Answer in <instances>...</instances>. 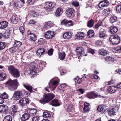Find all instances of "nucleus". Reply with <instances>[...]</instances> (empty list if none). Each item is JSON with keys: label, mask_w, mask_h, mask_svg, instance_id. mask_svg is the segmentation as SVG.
<instances>
[{"label": "nucleus", "mask_w": 121, "mask_h": 121, "mask_svg": "<svg viewBox=\"0 0 121 121\" xmlns=\"http://www.w3.org/2000/svg\"><path fill=\"white\" fill-rule=\"evenodd\" d=\"M67 111L69 114L74 113V109L72 104H69L68 105L66 109Z\"/></svg>", "instance_id": "obj_18"}, {"label": "nucleus", "mask_w": 121, "mask_h": 121, "mask_svg": "<svg viewBox=\"0 0 121 121\" xmlns=\"http://www.w3.org/2000/svg\"><path fill=\"white\" fill-rule=\"evenodd\" d=\"M30 16L31 17L33 18L35 17H37L38 16V14L36 12L32 11L30 12Z\"/></svg>", "instance_id": "obj_53"}, {"label": "nucleus", "mask_w": 121, "mask_h": 121, "mask_svg": "<svg viewBox=\"0 0 121 121\" xmlns=\"http://www.w3.org/2000/svg\"><path fill=\"white\" fill-rule=\"evenodd\" d=\"M30 115L28 113H25L23 114L21 117L22 121H25L28 120L30 117Z\"/></svg>", "instance_id": "obj_27"}, {"label": "nucleus", "mask_w": 121, "mask_h": 121, "mask_svg": "<svg viewBox=\"0 0 121 121\" xmlns=\"http://www.w3.org/2000/svg\"><path fill=\"white\" fill-rule=\"evenodd\" d=\"M23 85L26 90L28 91L30 93L32 92H34V91L33 90V87L30 85L28 84H23Z\"/></svg>", "instance_id": "obj_26"}, {"label": "nucleus", "mask_w": 121, "mask_h": 121, "mask_svg": "<svg viewBox=\"0 0 121 121\" xmlns=\"http://www.w3.org/2000/svg\"><path fill=\"white\" fill-rule=\"evenodd\" d=\"M30 93H28L24 89H22L21 90H18L15 91L13 94V99L15 101L19 100L23 97V95L26 96L30 95Z\"/></svg>", "instance_id": "obj_2"}, {"label": "nucleus", "mask_w": 121, "mask_h": 121, "mask_svg": "<svg viewBox=\"0 0 121 121\" xmlns=\"http://www.w3.org/2000/svg\"><path fill=\"white\" fill-rule=\"evenodd\" d=\"M110 23L113 24L118 21L117 18L116 16L115 15L111 16L110 17L109 20Z\"/></svg>", "instance_id": "obj_24"}, {"label": "nucleus", "mask_w": 121, "mask_h": 121, "mask_svg": "<svg viewBox=\"0 0 121 121\" xmlns=\"http://www.w3.org/2000/svg\"><path fill=\"white\" fill-rule=\"evenodd\" d=\"M65 13L67 17L69 18H73L75 14V10L72 8L68 9Z\"/></svg>", "instance_id": "obj_9"}, {"label": "nucleus", "mask_w": 121, "mask_h": 121, "mask_svg": "<svg viewBox=\"0 0 121 121\" xmlns=\"http://www.w3.org/2000/svg\"><path fill=\"white\" fill-rule=\"evenodd\" d=\"M65 54L64 52L60 53L59 54V58L60 60H63L65 58Z\"/></svg>", "instance_id": "obj_47"}, {"label": "nucleus", "mask_w": 121, "mask_h": 121, "mask_svg": "<svg viewBox=\"0 0 121 121\" xmlns=\"http://www.w3.org/2000/svg\"><path fill=\"white\" fill-rule=\"evenodd\" d=\"M45 40V39L43 38H40L38 39L37 41V43L39 45H42L44 43Z\"/></svg>", "instance_id": "obj_54"}, {"label": "nucleus", "mask_w": 121, "mask_h": 121, "mask_svg": "<svg viewBox=\"0 0 121 121\" xmlns=\"http://www.w3.org/2000/svg\"><path fill=\"white\" fill-rule=\"evenodd\" d=\"M63 10L60 7L58 8L56 10L55 15L57 17L60 16L62 14Z\"/></svg>", "instance_id": "obj_25"}, {"label": "nucleus", "mask_w": 121, "mask_h": 121, "mask_svg": "<svg viewBox=\"0 0 121 121\" xmlns=\"http://www.w3.org/2000/svg\"><path fill=\"white\" fill-rule=\"evenodd\" d=\"M29 70L30 71V73L31 74L32 73H35L33 75L35 74H36L37 73L38 71V70L37 67L36 66L32 65L30 66L29 69Z\"/></svg>", "instance_id": "obj_16"}, {"label": "nucleus", "mask_w": 121, "mask_h": 121, "mask_svg": "<svg viewBox=\"0 0 121 121\" xmlns=\"http://www.w3.org/2000/svg\"><path fill=\"white\" fill-rule=\"evenodd\" d=\"M55 96L52 93L45 94L40 99V101L42 104H46L51 101Z\"/></svg>", "instance_id": "obj_4"}, {"label": "nucleus", "mask_w": 121, "mask_h": 121, "mask_svg": "<svg viewBox=\"0 0 121 121\" xmlns=\"http://www.w3.org/2000/svg\"><path fill=\"white\" fill-rule=\"evenodd\" d=\"M55 5L56 3L55 2H46L44 3V8L46 11H50L52 10Z\"/></svg>", "instance_id": "obj_8"}, {"label": "nucleus", "mask_w": 121, "mask_h": 121, "mask_svg": "<svg viewBox=\"0 0 121 121\" xmlns=\"http://www.w3.org/2000/svg\"><path fill=\"white\" fill-rule=\"evenodd\" d=\"M6 74L4 73H1L0 74V81L5 80L6 78Z\"/></svg>", "instance_id": "obj_46"}, {"label": "nucleus", "mask_w": 121, "mask_h": 121, "mask_svg": "<svg viewBox=\"0 0 121 121\" xmlns=\"http://www.w3.org/2000/svg\"><path fill=\"white\" fill-rule=\"evenodd\" d=\"M27 112H28L30 115V116H35L37 112V110L35 109H28Z\"/></svg>", "instance_id": "obj_23"}, {"label": "nucleus", "mask_w": 121, "mask_h": 121, "mask_svg": "<svg viewBox=\"0 0 121 121\" xmlns=\"http://www.w3.org/2000/svg\"><path fill=\"white\" fill-rule=\"evenodd\" d=\"M59 82L57 80H55L53 81L52 82L53 86H55V87L53 89V90L55 89V88L58 85Z\"/></svg>", "instance_id": "obj_63"}, {"label": "nucleus", "mask_w": 121, "mask_h": 121, "mask_svg": "<svg viewBox=\"0 0 121 121\" xmlns=\"http://www.w3.org/2000/svg\"><path fill=\"white\" fill-rule=\"evenodd\" d=\"M74 80L75 82H77V83L79 84H81L83 80L82 78H79L78 76H77L76 78H74Z\"/></svg>", "instance_id": "obj_48"}, {"label": "nucleus", "mask_w": 121, "mask_h": 121, "mask_svg": "<svg viewBox=\"0 0 121 121\" xmlns=\"http://www.w3.org/2000/svg\"><path fill=\"white\" fill-rule=\"evenodd\" d=\"M5 85L10 90L14 91L17 88L19 84L17 79L13 80L10 79L5 83Z\"/></svg>", "instance_id": "obj_1"}, {"label": "nucleus", "mask_w": 121, "mask_h": 121, "mask_svg": "<svg viewBox=\"0 0 121 121\" xmlns=\"http://www.w3.org/2000/svg\"><path fill=\"white\" fill-rule=\"evenodd\" d=\"M109 2L107 0L102 1L99 4V6L100 8L104 7L108 5Z\"/></svg>", "instance_id": "obj_22"}, {"label": "nucleus", "mask_w": 121, "mask_h": 121, "mask_svg": "<svg viewBox=\"0 0 121 121\" xmlns=\"http://www.w3.org/2000/svg\"><path fill=\"white\" fill-rule=\"evenodd\" d=\"M118 30V28L115 26H111L110 27L109 31L112 34H115Z\"/></svg>", "instance_id": "obj_33"}, {"label": "nucleus", "mask_w": 121, "mask_h": 121, "mask_svg": "<svg viewBox=\"0 0 121 121\" xmlns=\"http://www.w3.org/2000/svg\"><path fill=\"white\" fill-rule=\"evenodd\" d=\"M18 109L17 106L16 105L12 106L10 108L9 111L10 114L14 115L16 112H18Z\"/></svg>", "instance_id": "obj_14"}, {"label": "nucleus", "mask_w": 121, "mask_h": 121, "mask_svg": "<svg viewBox=\"0 0 121 121\" xmlns=\"http://www.w3.org/2000/svg\"><path fill=\"white\" fill-rule=\"evenodd\" d=\"M43 116L45 118H49L51 115L49 112H43Z\"/></svg>", "instance_id": "obj_51"}, {"label": "nucleus", "mask_w": 121, "mask_h": 121, "mask_svg": "<svg viewBox=\"0 0 121 121\" xmlns=\"http://www.w3.org/2000/svg\"><path fill=\"white\" fill-rule=\"evenodd\" d=\"M76 38L77 39H81L85 36L84 33L82 32H78L76 35Z\"/></svg>", "instance_id": "obj_28"}, {"label": "nucleus", "mask_w": 121, "mask_h": 121, "mask_svg": "<svg viewBox=\"0 0 121 121\" xmlns=\"http://www.w3.org/2000/svg\"><path fill=\"white\" fill-rule=\"evenodd\" d=\"M116 112L114 109L111 108H109L108 112V115L111 116L115 115Z\"/></svg>", "instance_id": "obj_34"}, {"label": "nucleus", "mask_w": 121, "mask_h": 121, "mask_svg": "<svg viewBox=\"0 0 121 121\" xmlns=\"http://www.w3.org/2000/svg\"><path fill=\"white\" fill-rule=\"evenodd\" d=\"M45 49L43 48H39L37 51V54L39 56H41L43 55L45 53Z\"/></svg>", "instance_id": "obj_30"}, {"label": "nucleus", "mask_w": 121, "mask_h": 121, "mask_svg": "<svg viewBox=\"0 0 121 121\" xmlns=\"http://www.w3.org/2000/svg\"><path fill=\"white\" fill-rule=\"evenodd\" d=\"M106 106L103 104L100 105L98 106L97 109V111L98 112H100L101 114H105L106 112Z\"/></svg>", "instance_id": "obj_13"}, {"label": "nucleus", "mask_w": 121, "mask_h": 121, "mask_svg": "<svg viewBox=\"0 0 121 121\" xmlns=\"http://www.w3.org/2000/svg\"><path fill=\"white\" fill-rule=\"evenodd\" d=\"M53 49L51 48L48 50L47 53L49 56H51L53 55Z\"/></svg>", "instance_id": "obj_59"}, {"label": "nucleus", "mask_w": 121, "mask_h": 121, "mask_svg": "<svg viewBox=\"0 0 121 121\" xmlns=\"http://www.w3.org/2000/svg\"><path fill=\"white\" fill-rule=\"evenodd\" d=\"M115 52L117 53H121V45L116 47L114 49Z\"/></svg>", "instance_id": "obj_49"}, {"label": "nucleus", "mask_w": 121, "mask_h": 121, "mask_svg": "<svg viewBox=\"0 0 121 121\" xmlns=\"http://www.w3.org/2000/svg\"><path fill=\"white\" fill-rule=\"evenodd\" d=\"M26 37L28 40L33 42H35L37 38L36 35L30 30L27 31Z\"/></svg>", "instance_id": "obj_6"}, {"label": "nucleus", "mask_w": 121, "mask_h": 121, "mask_svg": "<svg viewBox=\"0 0 121 121\" xmlns=\"http://www.w3.org/2000/svg\"><path fill=\"white\" fill-rule=\"evenodd\" d=\"M117 87L114 86L108 87L107 88V90L108 92L110 94L115 93L116 91Z\"/></svg>", "instance_id": "obj_20"}, {"label": "nucleus", "mask_w": 121, "mask_h": 121, "mask_svg": "<svg viewBox=\"0 0 121 121\" xmlns=\"http://www.w3.org/2000/svg\"><path fill=\"white\" fill-rule=\"evenodd\" d=\"M115 8L117 12L121 14V4L117 5Z\"/></svg>", "instance_id": "obj_44"}, {"label": "nucleus", "mask_w": 121, "mask_h": 121, "mask_svg": "<svg viewBox=\"0 0 121 121\" xmlns=\"http://www.w3.org/2000/svg\"><path fill=\"white\" fill-rule=\"evenodd\" d=\"M11 20L12 23L13 24H16L18 22L17 17V16L13 15L11 18Z\"/></svg>", "instance_id": "obj_35"}, {"label": "nucleus", "mask_w": 121, "mask_h": 121, "mask_svg": "<svg viewBox=\"0 0 121 121\" xmlns=\"http://www.w3.org/2000/svg\"><path fill=\"white\" fill-rule=\"evenodd\" d=\"M8 23L7 22L3 21L0 22V28L4 29L8 26Z\"/></svg>", "instance_id": "obj_32"}, {"label": "nucleus", "mask_w": 121, "mask_h": 121, "mask_svg": "<svg viewBox=\"0 0 121 121\" xmlns=\"http://www.w3.org/2000/svg\"><path fill=\"white\" fill-rule=\"evenodd\" d=\"M90 105L89 103L86 102L84 103L83 110L84 113L89 112L90 110Z\"/></svg>", "instance_id": "obj_15"}, {"label": "nucleus", "mask_w": 121, "mask_h": 121, "mask_svg": "<svg viewBox=\"0 0 121 121\" xmlns=\"http://www.w3.org/2000/svg\"><path fill=\"white\" fill-rule=\"evenodd\" d=\"M95 21L91 19L88 21L87 23V26L89 28H91L94 26Z\"/></svg>", "instance_id": "obj_36"}, {"label": "nucleus", "mask_w": 121, "mask_h": 121, "mask_svg": "<svg viewBox=\"0 0 121 121\" xmlns=\"http://www.w3.org/2000/svg\"><path fill=\"white\" fill-rule=\"evenodd\" d=\"M111 11L110 8L104 9L103 10V14L105 15H107L110 13Z\"/></svg>", "instance_id": "obj_39"}, {"label": "nucleus", "mask_w": 121, "mask_h": 121, "mask_svg": "<svg viewBox=\"0 0 121 121\" xmlns=\"http://www.w3.org/2000/svg\"><path fill=\"white\" fill-rule=\"evenodd\" d=\"M102 22L101 21L99 20L97 23L96 24L94 27V28L97 30H98L99 27L102 26Z\"/></svg>", "instance_id": "obj_45"}, {"label": "nucleus", "mask_w": 121, "mask_h": 121, "mask_svg": "<svg viewBox=\"0 0 121 121\" xmlns=\"http://www.w3.org/2000/svg\"><path fill=\"white\" fill-rule=\"evenodd\" d=\"M9 108L7 105L4 104L0 105V113L7 114Z\"/></svg>", "instance_id": "obj_12"}, {"label": "nucleus", "mask_w": 121, "mask_h": 121, "mask_svg": "<svg viewBox=\"0 0 121 121\" xmlns=\"http://www.w3.org/2000/svg\"><path fill=\"white\" fill-rule=\"evenodd\" d=\"M55 35V33L52 31L48 30L45 33V38L47 40L53 38Z\"/></svg>", "instance_id": "obj_11"}, {"label": "nucleus", "mask_w": 121, "mask_h": 121, "mask_svg": "<svg viewBox=\"0 0 121 121\" xmlns=\"http://www.w3.org/2000/svg\"><path fill=\"white\" fill-rule=\"evenodd\" d=\"M39 117L38 116L34 117L32 119V121H39Z\"/></svg>", "instance_id": "obj_62"}, {"label": "nucleus", "mask_w": 121, "mask_h": 121, "mask_svg": "<svg viewBox=\"0 0 121 121\" xmlns=\"http://www.w3.org/2000/svg\"><path fill=\"white\" fill-rule=\"evenodd\" d=\"M67 22V27H70L73 26L74 25L73 22L72 20H68Z\"/></svg>", "instance_id": "obj_55"}, {"label": "nucleus", "mask_w": 121, "mask_h": 121, "mask_svg": "<svg viewBox=\"0 0 121 121\" xmlns=\"http://www.w3.org/2000/svg\"><path fill=\"white\" fill-rule=\"evenodd\" d=\"M120 104H113L114 108H113L115 111L117 112L119 109Z\"/></svg>", "instance_id": "obj_50"}, {"label": "nucleus", "mask_w": 121, "mask_h": 121, "mask_svg": "<svg viewBox=\"0 0 121 121\" xmlns=\"http://www.w3.org/2000/svg\"><path fill=\"white\" fill-rule=\"evenodd\" d=\"M105 31L104 29L101 28L99 31V35L100 38L104 39L106 36Z\"/></svg>", "instance_id": "obj_19"}, {"label": "nucleus", "mask_w": 121, "mask_h": 121, "mask_svg": "<svg viewBox=\"0 0 121 121\" xmlns=\"http://www.w3.org/2000/svg\"><path fill=\"white\" fill-rule=\"evenodd\" d=\"M87 51L89 52L93 55L95 53L94 50L91 48H88L87 49Z\"/></svg>", "instance_id": "obj_61"}, {"label": "nucleus", "mask_w": 121, "mask_h": 121, "mask_svg": "<svg viewBox=\"0 0 121 121\" xmlns=\"http://www.w3.org/2000/svg\"><path fill=\"white\" fill-rule=\"evenodd\" d=\"M71 4L73 6L76 7H78L79 5V3L77 1H74L72 2Z\"/></svg>", "instance_id": "obj_56"}, {"label": "nucleus", "mask_w": 121, "mask_h": 121, "mask_svg": "<svg viewBox=\"0 0 121 121\" xmlns=\"http://www.w3.org/2000/svg\"><path fill=\"white\" fill-rule=\"evenodd\" d=\"M9 52L11 53H14L16 52V49L14 47L12 48L9 49Z\"/></svg>", "instance_id": "obj_64"}, {"label": "nucleus", "mask_w": 121, "mask_h": 121, "mask_svg": "<svg viewBox=\"0 0 121 121\" xmlns=\"http://www.w3.org/2000/svg\"><path fill=\"white\" fill-rule=\"evenodd\" d=\"M76 54L73 53L70 57L73 58H78V59H80L82 56H86L87 55V54H85L84 49L82 47H77L76 50Z\"/></svg>", "instance_id": "obj_3"}, {"label": "nucleus", "mask_w": 121, "mask_h": 121, "mask_svg": "<svg viewBox=\"0 0 121 121\" xmlns=\"http://www.w3.org/2000/svg\"><path fill=\"white\" fill-rule=\"evenodd\" d=\"M95 43L96 45L99 46L102 45V42L101 40H99L95 42Z\"/></svg>", "instance_id": "obj_58"}, {"label": "nucleus", "mask_w": 121, "mask_h": 121, "mask_svg": "<svg viewBox=\"0 0 121 121\" xmlns=\"http://www.w3.org/2000/svg\"><path fill=\"white\" fill-rule=\"evenodd\" d=\"M72 36V35L71 33L69 32L65 33L63 35V38L66 39H69L71 38Z\"/></svg>", "instance_id": "obj_31"}, {"label": "nucleus", "mask_w": 121, "mask_h": 121, "mask_svg": "<svg viewBox=\"0 0 121 121\" xmlns=\"http://www.w3.org/2000/svg\"><path fill=\"white\" fill-rule=\"evenodd\" d=\"M104 60L105 61L107 62L109 61L113 62L114 61V60L113 58L109 56L104 57Z\"/></svg>", "instance_id": "obj_37"}, {"label": "nucleus", "mask_w": 121, "mask_h": 121, "mask_svg": "<svg viewBox=\"0 0 121 121\" xmlns=\"http://www.w3.org/2000/svg\"><path fill=\"white\" fill-rule=\"evenodd\" d=\"M49 104L50 105L55 107L59 106L61 105L58 100L56 99L51 101Z\"/></svg>", "instance_id": "obj_17"}, {"label": "nucleus", "mask_w": 121, "mask_h": 121, "mask_svg": "<svg viewBox=\"0 0 121 121\" xmlns=\"http://www.w3.org/2000/svg\"><path fill=\"white\" fill-rule=\"evenodd\" d=\"M12 118L11 116L8 115L6 116L4 118L3 121H12Z\"/></svg>", "instance_id": "obj_43"}, {"label": "nucleus", "mask_w": 121, "mask_h": 121, "mask_svg": "<svg viewBox=\"0 0 121 121\" xmlns=\"http://www.w3.org/2000/svg\"><path fill=\"white\" fill-rule=\"evenodd\" d=\"M99 53L101 55H105L108 53V52L103 48L99 49L98 50Z\"/></svg>", "instance_id": "obj_38"}, {"label": "nucleus", "mask_w": 121, "mask_h": 121, "mask_svg": "<svg viewBox=\"0 0 121 121\" xmlns=\"http://www.w3.org/2000/svg\"><path fill=\"white\" fill-rule=\"evenodd\" d=\"M6 47V44L4 42H0V50H2L5 48Z\"/></svg>", "instance_id": "obj_52"}, {"label": "nucleus", "mask_w": 121, "mask_h": 121, "mask_svg": "<svg viewBox=\"0 0 121 121\" xmlns=\"http://www.w3.org/2000/svg\"><path fill=\"white\" fill-rule=\"evenodd\" d=\"M9 96L8 94L5 92H4L2 94L0 95V98L2 100L1 103H3L4 101V99H8Z\"/></svg>", "instance_id": "obj_29"}, {"label": "nucleus", "mask_w": 121, "mask_h": 121, "mask_svg": "<svg viewBox=\"0 0 121 121\" xmlns=\"http://www.w3.org/2000/svg\"><path fill=\"white\" fill-rule=\"evenodd\" d=\"M109 40L112 44L115 45L118 44L120 41L119 36L117 35H111Z\"/></svg>", "instance_id": "obj_7"}, {"label": "nucleus", "mask_w": 121, "mask_h": 121, "mask_svg": "<svg viewBox=\"0 0 121 121\" xmlns=\"http://www.w3.org/2000/svg\"><path fill=\"white\" fill-rule=\"evenodd\" d=\"M87 36L90 38L93 37L94 34V30H89L87 32Z\"/></svg>", "instance_id": "obj_41"}, {"label": "nucleus", "mask_w": 121, "mask_h": 121, "mask_svg": "<svg viewBox=\"0 0 121 121\" xmlns=\"http://www.w3.org/2000/svg\"><path fill=\"white\" fill-rule=\"evenodd\" d=\"M30 100L29 99L26 98H23L19 101V104L22 107L25 106L29 104Z\"/></svg>", "instance_id": "obj_10"}, {"label": "nucleus", "mask_w": 121, "mask_h": 121, "mask_svg": "<svg viewBox=\"0 0 121 121\" xmlns=\"http://www.w3.org/2000/svg\"><path fill=\"white\" fill-rule=\"evenodd\" d=\"M68 20L66 19H64L61 22V24L65 25V26H67V23H68Z\"/></svg>", "instance_id": "obj_60"}, {"label": "nucleus", "mask_w": 121, "mask_h": 121, "mask_svg": "<svg viewBox=\"0 0 121 121\" xmlns=\"http://www.w3.org/2000/svg\"><path fill=\"white\" fill-rule=\"evenodd\" d=\"M22 44L21 42L20 41L15 40L14 42V46L15 47H17V48L20 47Z\"/></svg>", "instance_id": "obj_42"}, {"label": "nucleus", "mask_w": 121, "mask_h": 121, "mask_svg": "<svg viewBox=\"0 0 121 121\" xmlns=\"http://www.w3.org/2000/svg\"><path fill=\"white\" fill-rule=\"evenodd\" d=\"M98 96V95L93 92H91L88 93L86 95L87 97L90 99L96 98Z\"/></svg>", "instance_id": "obj_21"}, {"label": "nucleus", "mask_w": 121, "mask_h": 121, "mask_svg": "<svg viewBox=\"0 0 121 121\" xmlns=\"http://www.w3.org/2000/svg\"><path fill=\"white\" fill-rule=\"evenodd\" d=\"M8 70L10 74L13 77L18 78L20 76L19 70L15 68L13 65L9 66L8 68Z\"/></svg>", "instance_id": "obj_5"}, {"label": "nucleus", "mask_w": 121, "mask_h": 121, "mask_svg": "<svg viewBox=\"0 0 121 121\" xmlns=\"http://www.w3.org/2000/svg\"><path fill=\"white\" fill-rule=\"evenodd\" d=\"M67 86V85L66 83H64L61 84L58 87L59 90H62L64 88L66 87Z\"/></svg>", "instance_id": "obj_57"}, {"label": "nucleus", "mask_w": 121, "mask_h": 121, "mask_svg": "<svg viewBox=\"0 0 121 121\" xmlns=\"http://www.w3.org/2000/svg\"><path fill=\"white\" fill-rule=\"evenodd\" d=\"M19 2H14L13 1H12L11 2L10 4H12L13 6L15 7V8H19L20 7V5L19 4Z\"/></svg>", "instance_id": "obj_40"}]
</instances>
